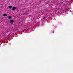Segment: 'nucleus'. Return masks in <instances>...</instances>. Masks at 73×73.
<instances>
[{
  "instance_id": "423d86ee",
  "label": "nucleus",
  "mask_w": 73,
  "mask_h": 73,
  "mask_svg": "<svg viewBox=\"0 0 73 73\" xmlns=\"http://www.w3.org/2000/svg\"><path fill=\"white\" fill-rule=\"evenodd\" d=\"M7 16V15L5 14L3 15V16Z\"/></svg>"
},
{
  "instance_id": "f257e3e1",
  "label": "nucleus",
  "mask_w": 73,
  "mask_h": 73,
  "mask_svg": "<svg viewBox=\"0 0 73 73\" xmlns=\"http://www.w3.org/2000/svg\"><path fill=\"white\" fill-rule=\"evenodd\" d=\"M16 9V7H14L12 8V10L13 11H14Z\"/></svg>"
},
{
  "instance_id": "39448f33",
  "label": "nucleus",
  "mask_w": 73,
  "mask_h": 73,
  "mask_svg": "<svg viewBox=\"0 0 73 73\" xmlns=\"http://www.w3.org/2000/svg\"><path fill=\"white\" fill-rule=\"evenodd\" d=\"M8 18H9V19H11V18H12V17H11V16L8 17Z\"/></svg>"
},
{
  "instance_id": "f03ea898",
  "label": "nucleus",
  "mask_w": 73,
  "mask_h": 73,
  "mask_svg": "<svg viewBox=\"0 0 73 73\" xmlns=\"http://www.w3.org/2000/svg\"><path fill=\"white\" fill-rule=\"evenodd\" d=\"M9 8H10V9H11V8H12V6L11 5V6H9L8 7Z\"/></svg>"
},
{
  "instance_id": "7ed1b4c3",
  "label": "nucleus",
  "mask_w": 73,
  "mask_h": 73,
  "mask_svg": "<svg viewBox=\"0 0 73 73\" xmlns=\"http://www.w3.org/2000/svg\"><path fill=\"white\" fill-rule=\"evenodd\" d=\"M7 31H8V32H9V31H10V27H9L8 29H7Z\"/></svg>"
},
{
  "instance_id": "20e7f679",
  "label": "nucleus",
  "mask_w": 73,
  "mask_h": 73,
  "mask_svg": "<svg viewBox=\"0 0 73 73\" xmlns=\"http://www.w3.org/2000/svg\"><path fill=\"white\" fill-rule=\"evenodd\" d=\"M10 21V22H11V23H13V22L14 21H13V20H11Z\"/></svg>"
},
{
  "instance_id": "0eeeda50",
  "label": "nucleus",
  "mask_w": 73,
  "mask_h": 73,
  "mask_svg": "<svg viewBox=\"0 0 73 73\" xmlns=\"http://www.w3.org/2000/svg\"><path fill=\"white\" fill-rule=\"evenodd\" d=\"M45 19V17H44L43 18V19Z\"/></svg>"
}]
</instances>
